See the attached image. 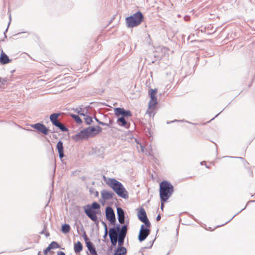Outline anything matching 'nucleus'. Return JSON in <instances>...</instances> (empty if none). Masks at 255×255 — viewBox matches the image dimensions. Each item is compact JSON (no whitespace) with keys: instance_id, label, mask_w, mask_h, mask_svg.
<instances>
[{"instance_id":"8","label":"nucleus","mask_w":255,"mask_h":255,"mask_svg":"<svg viewBox=\"0 0 255 255\" xmlns=\"http://www.w3.org/2000/svg\"><path fill=\"white\" fill-rule=\"evenodd\" d=\"M106 216L107 220H108L112 224H114L116 218L114 211L112 207H107L106 209Z\"/></svg>"},{"instance_id":"25","label":"nucleus","mask_w":255,"mask_h":255,"mask_svg":"<svg viewBox=\"0 0 255 255\" xmlns=\"http://www.w3.org/2000/svg\"><path fill=\"white\" fill-rule=\"evenodd\" d=\"M124 110V109H123V108H116L114 109L115 114L117 116H119L120 115L122 116Z\"/></svg>"},{"instance_id":"5","label":"nucleus","mask_w":255,"mask_h":255,"mask_svg":"<svg viewBox=\"0 0 255 255\" xmlns=\"http://www.w3.org/2000/svg\"><path fill=\"white\" fill-rule=\"evenodd\" d=\"M137 216L139 220L144 223L146 227H149L150 223L147 218L145 210L143 208H140L137 213Z\"/></svg>"},{"instance_id":"11","label":"nucleus","mask_w":255,"mask_h":255,"mask_svg":"<svg viewBox=\"0 0 255 255\" xmlns=\"http://www.w3.org/2000/svg\"><path fill=\"white\" fill-rule=\"evenodd\" d=\"M121 228L119 225L116 227L111 228L109 230V237L110 238H118L121 233Z\"/></svg>"},{"instance_id":"42","label":"nucleus","mask_w":255,"mask_h":255,"mask_svg":"<svg viewBox=\"0 0 255 255\" xmlns=\"http://www.w3.org/2000/svg\"><path fill=\"white\" fill-rule=\"evenodd\" d=\"M113 121L111 120L109 121V123L108 124H110V126L112 124Z\"/></svg>"},{"instance_id":"44","label":"nucleus","mask_w":255,"mask_h":255,"mask_svg":"<svg viewBox=\"0 0 255 255\" xmlns=\"http://www.w3.org/2000/svg\"><path fill=\"white\" fill-rule=\"evenodd\" d=\"M95 120L97 121V122L99 124V122H101L98 119H97L96 118H95Z\"/></svg>"},{"instance_id":"14","label":"nucleus","mask_w":255,"mask_h":255,"mask_svg":"<svg viewBox=\"0 0 255 255\" xmlns=\"http://www.w3.org/2000/svg\"><path fill=\"white\" fill-rule=\"evenodd\" d=\"M102 198L104 200H109L112 199L115 196V194L111 191H108L106 190H103L101 191Z\"/></svg>"},{"instance_id":"10","label":"nucleus","mask_w":255,"mask_h":255,"mask_svg":"<svg viewBox=\"0 0 255 255\" xmlns=\"http://www.w3.org/2000/svg\"><path fill=\"white\" fill-rule=\"evenodd\" d=\"M86 130H87L89 137H93L100 132L102 131V128L99 126H97L96 127H89L86 128Z\"/></svg>"},{"instance_id":"45","label":"nucleus","mask_w":255,"mask_h":255,"mask_svg":"<svg viewBox=\"0 0 255 255\" xmlns=\"http://www.w3.org/2000/svg\"><path fill=\"white\" fill-rule=\"evenodd\" d=\"M49 236V233H47V234H46V236L47 237H48Z\"/></svg>"},{"instance_id":"24","label":"nucleus","mask_w":255,"mask_h":255,"mask_svg":"<svg viewBox=\"0 0 255 255\" xmlns=\"http://www.w3.org/2000/svg\"><path fill=\"white\" fill-rule=\"evenodd\" d=\"M70 230V227L69 225L65 224L62 226L61 231L64 233L66 234L69 232Z\"/></svg>"},{"instance_id":"47","label":"nucleus","mask_w":255,"mask_h":255,"mask_svg":"<svg viewBox=\"0 0 255 255\" xmlns=\"http://www.w3.org/2000/svg\"><path fill=\"white\" fill-rule=\"evenodd\" d=\"M43 231L41 232V234H43Z\"/></svg>"},{"instance_id":"16","label":"nucleus","mask_w":255,"mask_h":255,"mask_svg":"<svg viewBox=\"0 0 255 255\" xmlns=\"http://www.w3.org/2000/svg\"><path fill=\"white\" fill-rule=\"evenodd\" d=\"M11 61L7 55L2 50L0 55V63L4 65L9 63Z\"/></svg>"},{"instance_id":"43","label":"nucleus","mask_w":255,"mask_h":255,"mask_svg":"<svg viewBox=\"0 0 255 255\" xmlns=\"http://www.w3.org/2000/svg\"><path fill=\"white\" fill-rule=\"evenodd\" d=\"M104 126H108V127H110V124H108L107 123H105V125Z\"/></svg>"},{"instance_id":"38","label":"nucleus","mask_w":255,"mask_h":255,"mask_svg":"<svg viewBox=\"0 0 255 255\" xmlns=\"http://www.w3.org/2000/svg\"><path fill=\"white\" fill-rule=\"evenodd\" d=\"M146 114H148L150 116H151V112L149 111H147L146 113Z\"/></svg>"},{"instance_id":"18","label":"nucleus","mask_w":255,"mask_h":255,"mask_svg":"<svg viewBox=\"0 0 255 255\" xmlns=\"http://www.w3.org/2000/svg\"><path fill=\"white\" fill-rule=\"evenodd\" d=\"M117 123L120 126L127 128L128 127V124L124 117L119 118L117 121Z\"/></svg>"},{"instance_id":"22","label":"nucleus","mask_w":255,"mask_h":255,"mask_svg":"<svg viewBox=\"0 0 255 255\" xmlns=\"http://www.w3.org/2000/svg\"><path fill=\"white\" fill-rule=\"evenodd\" d=\"M60 116L59 113H54L50 115V120L53 125L58 121L57 120L58 117Z\"/></svg>"},{"instance_id":"3","label":"nucleus","mask_w":255,"mask_h":255,"mask_svg":"<svg viewBox=\"0 0 255 255\" xmlns=\"http://www.w3.org/2000/svg\"><path fill=\"white\" fill-rule=\"evenodd\" d=\"M100 205L97 202H94L91 205H86L83 207L84 212L86 215L93 222H98L97 214L98 211L96 210H99L100 208Z\"/></svg>"},{"instance_id":"1","label":"nucleus","mask_w":255,"mask_h":255,"mask_svg":"<svg viewBox=\"0 0 255 255\" xmlns=\"http://www.w3.org/2000/svg\"><path fill=\"white\" fill-rule=\"evenodd\" d=\"M104 181L120 197L127 199L128 193L122 183L114 178H107L103 176Z\"/></svg>"},{"instance_id":"20","label":"nucleus","mask_w":255,"mask_h":255,"mask_svg":"<svg viewBox=\"0 0 255 255\" xmlns=\"http://www.w3.org/2000/svg\"><path fill=\"white\" fill-rule=\"evenodd\" d=\"M127 249L125 247H118L114 255H126Z\"/></svg>"},{"instance_id":"23","label":"nucleus","mask_w":255,"mask_h":255,"mask_svg":"<svg viewBox=\"0 0 255 255\" xmlns=\"http://www.w3.org/2000/svg\"><path fill=\"white\" fill-rule=\"evenodd\" d=\"M54 126L57 128H58L60 129H61L62 131H68V128L61 123L59 121H57L54 125Z\"/></svg>"},{"instance_id":"34","label":"nucleus","mask_w":255,"mask_h":255,"mask_svg":"<svg viewBox=\"0 0 255 255\" xmlns=\"http://www.w3.org/2000/svg\"><path fill=\"white\" fill-rule=\"evenodd\" d=\"M57 255H66L64 252H63L62 251H59V252H58Z\"/></svg>"},{"instance_id":"12","label":"nucleus","mask_w":255,"mask_h":255,"mask_svg":"<svg viewBox=\"0 0 255 255\" xmlns=\"http://www.w3.org/2000/svg\"><path fill=\"white\" fill-rule=\"evenodd\" d=\"M32 127L45 135H47L48 134V129L44 125L42 124H35L32 125Z\"/></svg>"},{"instance_id":"15","label":"nucleus","mask_w":255,"mask_h":255,"mask_svg":"<svg viewBox=\"0 0 255 255\" xmlns=\"http://www.w3.org/2000/svg\"><path fill=\"white\" fill-rule=\"evenodd\" d=\"M117 211L119 222L121 224H124L125 217L124 210L121 208L118 207Z\"/></svg>"},{"instance_id":"31","label":"nucleus","mask_w":255,"mask_h":255,"mask_svg":"<svg viewBox=\"0 0 255 255\" xmlns=\"http://www.w3.org/2000/svg\"><path fill=\"white\" fill-rule=\"evenodd\" d=\"M103 224L104 225V226H105V234H104L103 237L104 239H105L107 237V235H108V230H107V227L106 224L104 223H103Z\"/></svg>"},{"instance_id":"7","label":"nucleus","mask_w":255,"mask_h":255,"mask_svg":"<svg viewBox=\"0 0 255 255\" xmlns=\"http://www.w3.org/2000/svg\"><path fill=\"white\" fill-rule=\"evenodd\" d=\"M156 91L150 89L149 91V95L150 98V100L148 103V109H154L155 105L157 103V98L155 96Z\"/></svg>"},{"instance_id":"17","label":"nucleus","mask_w":255,"mask_h":255,"mask_svg":"<svg viewBox=\"0 0 255 255\" xmlns=\"http://www.w3.org/2000/svg\"><path fill=\"white\" fill-rule=\"evenodd\" d=\"M57 148L59 153V157L63 158L64 156L63 142L61 141H59L57 143Z\"/></svg>"},{"instance_id":"46","label":"nucleus","mask_w":255,"mask_h":255,"mask_svg":"<svg viewBox=\"0 0 255 255\" xmlns=\"http://www.w3.org/2000/svg\"><path fill=\"white\" fill-rule=\"evenodd\" d=\"M95 195H96V196H98V192H96V193H95Z\"/></svg>"},{"instance_id":"37","label":"nucleus","mask_w":255,"mask_h":255,"mask_svg":"<svg viewBox=\"0 0 255 255\" xmlns=\"http://www.w3.org/2000/svg\"><path fill=\"white\" fill-rule=\"evenodd\" d=\"M161 219V217H160V215H157V217H156V221H159Z\"/></svg>"},{"instance_id":"2","label":"nucleus","mask_w":255,"mask_h":255,"mask_svg":"<svg viewBox=\"0 0 255 255\" xmlns=\"http://www.w3.org/2000/svg\"><path fill=\"white\" fill-rule=\"evenodd\" d=\"M173 186L166 181L160 184V197L161 202H166L173 193Z\"/></svg>"},{"instance_id":"39","label":"nucleus","mask_w":255,"mask_h":255,"mask_svg":"<svg viewBox=\"0 0 255 255\" xmlns=\"http://www.w3.org/2000/svg\"><path fill=\"white\" fill-rule=\"evenodd\" d=\"M161 202L162 203H161V210H163V207H164V204L163 203V202Z\"/></svg>"},{"instance_id":"32","label":"nucleus","mask_w":255,"mask_h":255,"mask_svg":"<svg viewBox=\"0 0 255 255\" xmlns=\"http://www.w3.org/2000/svg\"><path fill=\"white\" fill-rule=\"evenodd\" d=\"M76 111L77 113L79 114V115H82L83 116H85V115L84 113H82V110L81 108L77 109Z\"/></svg>"},{"instance_id":"30","label":"nucleus","mask_w":255,"mask_h":255,"mask_svg":"<svg viewBox=\"0 0 255 255\" xmlns=\"http://www.w3.org/2000/svg\"><path fill=\"white\" fill-rule=\"evenodd\" d=\"M118 238H110V240L113 246H116L118 242Z\"/></svg>"},{"instance_id":"41","label":"nucleus","mask_w":255,"mask_h":255,"mask_svg":"<svg viewBox=\"0 0 255 255\" xmlns=\"http://www.w3.org/2000/svg\"><path fill=\"white\" fill-rule=\"evenodd\" d=\"M99 124L101 125H105V123H103L102 122H99Z\"/></svg>"},{"instance_id":"40","label":"nucleus","mask_w":255,"mask_h":255,"mask_svg":"<svg viewBox=\"0 0 255 255\" xmlns=\"http://www.w3.org/2000/svg\"><path fill=\"white\" fill-rule=\"evenodd\" d=\"M6 81H7V80L6 79H3L1 81V83H2V84H4V82H5Z\"/></svg>"},{"instance_id":"13","label":"nucleus","mask_w":255,"mask_h":255,"mask_svg":"<svg viewBox=\"0 0 255 255\" xmlns=\"http://www.w3.org/2000/svg\"><path fill=\"white\" fill-rule=\"evenodd\" d=\"M89 137V136L86 128L75 135V139L76 141H78L79 140L87 138Z\"/></svg>"},{"instance_id":"9","label":"nucleus","mask_w":255,"mask_h":255,"mask_svg":"<svg viewBox=\"0 0 255 255\" xmlns=\"http://www.w3.org/2000/svg\"><path fill=\"white\" fill-rule=\"evenodd\" d=\"M149 229L145 228L144 226L142 225L138 235V240L140 242L144 241L149 234Z\"/></svg>"},{"instance_id":"19","label":"nucleus","mask_w":255,"mask_h":255,"mask_svg":"<svg viewBox=\"0 0 255 255\" xmlns=\"http://www.w3.org/2000/svg\"><path fill=\"white\" fill-rule=\"evenodd\" d=\"M86 246L91 254H96V251L93 244L91 242H86Z\"/></svg>"},{"instance_id":"33","label":"nucleus","mask_w":255,"mask_h":255,"mask_svg":"<svg viewBox=\"0 0 255 255\" xmlns=\"http://www.w3.org/2000/svg\"><path fill=\"white\" fill-rule=\"evenodd\" d=\"M83 237H84V239H85L86 242H89L88 241V237H87V235H86L85 233H84V234Z\"/></svg>"},{"instance_id":"35","label":"nucleus","mask_w":255,"mask_h":255,"mask_svg":"<svg viewBox=\"0 0 255 255\" xmlns=\"http://www.w3.org/2000/svg\"><path fill=\"white\" fill-rule=\"evenodd\" d=\"M184 19L185 21H188L190 19V17L188 15H186L184 16Z\"/></svg>"},{"instance_id":"4","label":"nucleus","mask_w":255,"mask_h":255,"mask_svg":"<svg viewBox=\"0 0 255 255\" xmlns=\"http://www.w3.org/2000/svg\"><path fill=\"white\" fill-rule=\"evenodd\" d=\"M143 19V15L142 13L138 11L134 14L126 18L127 26L129 28L139 25Z\"/></svg>"},{"instance_id":"29","label":"nucleus","mask_w":255,"mask_h":255,"mask_svg":"<svg viewBox=\"0 0 255 255\" xmlns=\"http://www.w3.org/2000/svg\"><path fill=\"white\" fill-rule=\"evenodd\" d=\"M131 115V113L130 111H126L124 109L122 115L123 117H130Z\"/></svg>"},{"instance_id":"21","label":"nucleus","mask_w":255,"mask_h":255,"mask_svg":"<svg viewBox=\"0 0 255 255\" xmlns=\"http://www.w3.org/2000/svg\"><path fill=\"white\" fill-rule=\"evenodd\" d=\"M83 249V245L82 243L78 241L76 244H75L74 250L76 254L80 253Z\"/></svg>"},{"instance_id":"28","label":"nucleus","mask_w":255,"mask_h":255,"mask_svg":"<svg viewBox=\"0 0 255 255\" xmlns=\"http://www.w3.org/2000/svg\"><path fill=\"white\" fill-rule=\"evenodd\" d=\"M85 117V121L87 125H90L92 122L93 120L91 117L89 116H86Z\"/></svg>"},{"instance_id":"27","label":"nucleus","mask_w":255,"mask_h":255,"mask_svg":"<svg viewBox=\"0 0 255 255\" xmlns=\"http://www.w3.org/2000/svg\"><path fill=\"white\" fill-rule=\"evenodd\" d=\"M71 117L76 121L77 124H80L82 123V120L80 118L79 116L72 114Z\"/></svg>"},{"instance_id":"6","label":"nucleus","mask_w":255,"mask_h":255,"mask_svg":"<svg viewBox=\"0 0 255 255\" xmlns=\"http://www.w3.org/2000/svg\"><path fill=\"white\" fill-rule=\"evenodd\" d=\"M128 231V227L127 225H123L121 227V233H120L119 237L118 239V243L119 247H123L122 246L124 245V240L126 238Z\"/></svg>"},{"instance_id":"26","label":"nucleus","mask_w":255,"mask_h":255,"mask_svg":"<svg viewBox=\"0 0 255 255\" xmlns=\"http://www.w3.org/2000/svg\"><path fill=\"white\" fill-rule=\"evenodd\" d=\"M49 247L50 248V250L55 249L59 248V246L58 243L56 242L53 241L49 245Z\"/></svg>"},{"instance_id":"36","label":"nucleus","mask_w":255,"mask_h":255,"mask_svg":"<svg viewBox=\"0 0 255 255\" xmlns=\"http://www.w3.org/2000/svg\"><path fill=\"white\" fill-rule=\"evenodd\" d=\"M140 150H141V151L142 152H144V147H143L142 145H140Z\"/></svg>"}]
</instances>
